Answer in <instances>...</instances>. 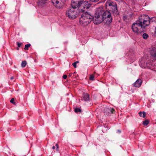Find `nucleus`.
Returning <instances> with one entry per match:
<instances>
[{
	"instance_id": "nucleus-10",
	"label": "nucleus",
	"mask_w": 156,
	"mask_h": 156,
	"mask_svg": "<svg viewBox=\"0 0 156 156\" xmlns=\"http://www.w3.org/2000/svg\"><path fill=\"white\" fill-rule=\"evenodd\" d=\"M141 83V80L140 79H138L133 84V86L135 87H139L140 86Z\"/></svg>"
},
{
	"instance_id": "nucleus-21",
	"label": "nucleus",
	"mask_w": 156,
	"mask_h": 156,
	"mask_svg": "<svg viewBox=\"0 0 156 156\" xmlns=\"http://www.w3.org/2000/svg\"><path fill=\"white\" fill-rule=\"evenodd\" d=\"M94 75L92 74L90 75V80H94Z\"/></svg>"
},
{
	"instance_id": "nucleus-13",
	"label": "nucleus",
	"mask_w": 156,
	"mask_h": 156,
	"mask_svg": "<svg viewBox=\"0 0 156 156\" xmlns=\"http://www.w3.org/2000/svg\"><path fill=\"white\" fill-rule=\"evenodd\" d=\"M114 2H112L110 0H108L106 3V6H109L111 7L113 4V3H115Z\"/></svg>"
},
{
	"instance_id": "nucleus-9",
	"label": "nucleus",
	"mask_w": 156,
	"mask_h": 156,
	"mask_svg": "<svg viewBox=\"0 0 156 156\" xmlns=\"http://www.w3.org/2000/svg\"><path fill=\"white\" fill-rule=\"evenodd\" d=\"M51 2L56 7H58L59 6V3L60 2V1L63 2V0H51Z\"/></svg>"
},
{
	"instance_id": "nucleus-6",
	"label": "nucleus",
	"mask_w": 156,
	"mask_h": 156,
	"mask_svg": "<svg viewBox=\"0 0 156 156\" xmlns=\"http://www.w3.org/2000/svg\"><path fill=\"white\" fill-rule=\"evenodd\" d=\"M91 5V4L90 2L87 1H83L81 3L80 7L78 8V11L80 12H83L85 11V10L89 9Z\"/></svg>"
},
{
	"instance_id": "nucleus-30",
	"label": "nucleus",
	"mask_w": 156,
	"mask_h": 156,
	"mask_svg": "<svg viewBox=\"0 0 156 156\" xmlns=\"http://www.w3.org/2000/svg\"><path fill=\"white\" fill-rule=\"evenodd\" d=\"M84 0H76L77 1H79L80 3H81Z\"/></svg>"
},
{
	"instance_id": "nucleus-12",
	"label": "nucleus",
	"mask_w": 156,
	"mask_h": 156,
	"mask_svg": "<svg viewBox=\"0 0 156 156\" xmlns=\"http://www.w3.org/2000/svg\"><path fill=\"white\" fill-rule=\"evenodd\" d=\"M110 8L112 9V11L116 12L117 10V5L115 2L113 3V4L110 7Z\"/></svg>"
},
{
	"instance_id": "nucleus-31",
	"label": "nucleus",
	"mask_w": 156,
	"mask_h": 156,
	"mask_svg": "<svg viewBox=\"0 0 156 156\" xmlns=\"http://www.w3.org/2000/svg\"><path fill=\"white\" fill-rule=\"evenodd\" d=\"M72 73H70L69 74V76H71V75H72Z\"/></svg>"
},
{
	"instance_id": "nucleus-24",
	"label": "nucleus",
	"mask_w": 156,
	"mask_h": 156,
	"mask_svg": "<svg viewBox=\"0 0 156 156\" xmlns=\"http://www.w3.org/2000/svg\"><path fill=\"white\" fill-rule=\"evenodd\" d=\"M151 55L153 56L156 57V49L155 51V52L154 54H151Z\"/></svg>"
},
{
	"instance_id": "nucleus-1",
	"label": "nucleus",
	"mask_w": 156,
	"mask_h": 156,
	"mask_svg": "<svg viewBox=\"0 0 156 156\" xmlns=\"http://www.w3.org/2000/svg\"><path fill=\"white\" fill-rule=\"evenodd\" d=\"M93 16L90 13L87 12L83 13L80 18V24L85 26L87 25L92 21Z\"/></svg>"
},
{
	"instance_id": "nucleus-14",
	"label": "nucleus",
	"mask_w": 156,
	"mask_h": 156,
	"mask_svg": "<svg viewBox=\"0 0 156 156\" xmlns=\"http://www.w3.org/2000/svg\"><path fill=\"white\" fill-rule=\"evenodd\" d=\"M105 109L106 111H107L108 113L111 112L112 113H113L115 111V110L113 108H106Z\"/></svg>"
},
{
	"instance_id": "nucleus-18",
	"label": "nucleus",
	"mask_w": 156,
	"mask_h": 156,
	"mask_svg": "<svg viewBox=\"0 0 156 156\" xmlns=\"http://www.w3.org/2000/svg\"><path fill=\"white\" fill-rule=\"evenodd\" d=\"M30 45H31L30 44H26L25 46L24 49L25 50H28V49L29 48L30 46Z\"/></svg>"
},
{
	"instance_id": "nucleus-22",
	"label": "nucleus",
	"mask_w": 156,
	"mask_h": 156,
	"mask_svg": "<svg viewBox=\"0 0 156 156\" xmlns=\"http://www.w3.org/2000/svg\"><path fill=\"white\" fill-rule=\"evenodd\" d=\"M74 111H75V112L76 113L77 112H81V109L79 108H76L75 109Z\"/></svg>"
},
{
	"instance_id": "nucleus-34",
	"label": "nucleus",
	"mask_w": 156,
	"mask_h": 156,
	"mask_svg": "<svg viewBox=\"0 0 156 156\" xmlns=\"http://www.w3.org/2000/svg\"><path fill=\"white\" fill-rule=\"evenodd\" d=\"M76 62V64L77 63H78L79 62L76 61V62Z\"/></svg>"
},
{
	"instance_id": "nucleus-16",
	"label": "nucleus",
	"mask_w": 156,
	"mask_h": 156,
	"mask_svg": "<svg viewBox=\"0 0 156 156\" xmlns=\"http://www.w3.org/2000/svg\"><path fill=\"white\" fill-rule=\"evenodd\" d=\"M142 37L143 39L146 40L149 37V36L146 33H144L142 35Z\"/></svg>"
},
{
	"instance_id": "nucleus-33",
	"label": "nucleus",
	"mask_w": 156,
	"mask_h": 156,
	"mask_svg": "<svg viewBox=\"0 0 156 156\" xmlns=\"http://www.w3.org/2000/svg\"><path fill=\"white\" fill-rule=\"evenodd\" d=\"M14 79V77H12L11 78H10V79L11 80H12Z\"/></svg>"
},
{
	"instance_id": "nucleus-29",
	"label": "nucleus",
	"mask_w": 156,
	"mask_h": 156,
	"mask_svg": "<svg viewBox=\"0 0 156 156\" xmlns=\"http://www.w3.org/2000/svg\"><path fill=\"white\" fill-rule=\"evenodd\" d=\"M63 77L64 79H66L67 77V76L66 75H64L63 76Z\"/></svg>"
},
{
	"instance_id": "nucleus-32",
	"label": "nucleus",
	"mask_w": 156,
	"mask_h": 156,
	"mask_svg": "<svg viewBox=\"0 0 156 156\" xmlns=\"http://www.w3.org/2000/svg\"><path fill=\"white\" fill-rule=\"evenodd\" d=\"M52 148L53 149H54L55 148V147L54 146H53Z\"/></svg>"
},
{
	"instance_id": "nucleus-20",
	"label": "nucleus",
	"mask_w": 156,
	"mask_h": 156,
	"mask_svg": "<svg viewBox=\"0 0 156 156\" xmlns=\"http://www.w3.org/2000/svg\"><path fill=\"white\" fill-rule=\"evenodd\" d=\"M149 123V122L147 120H146L143 122V124L144 126H146Z\"/></svg>"
},
{
	"instance_id": "nucleus-8",
	"label": "nucleus",
	"mask_w": 156,
	"mask_h": 156,
	"mask_svg": "<svg viewBox=\"0 0 156 156\" xmlns=\"http://www.w3.org/2000/svg\"><path fill=\"white\" fill-rule=\"evenodd\" d=\"M81 3L76 0H72L71 3V8H73L75 9H77V8L80 7Z\"/></svg>"
},
{
	"instance_id": "nucleus-25",
	"label": "nucleus",
	"mask_w": 156,
	"mask_h": 156,
	"mask_svg": "<svg viewBox=\"0 0 156 156\" xmlns=\"http://www.w3.org/2000/svg\"><path fill=\"white\" fill-rule=\"evenodd\" d=\"M72 65L75 68H76V62H74L73 63Z\"/></svg>"
},
{
	"instance_id": "nucleus-35",
	"label": "nucleus",
	"mask_w": 156,
	"mask_h": 156,
	"mask_svg": "<svg viewBox=\"0 0 156 156\" xmlns=\"http://www.w3.org/2000/svg\"><path fill=\"white\" fill-rule=\"evenodd\" d=\"M118 131L119 132V133H121V131L120 130H118Z\"/></svg>"
},
{
	"instance_id": "nucleus-36",
	"label": "nucleus",
	"mask_w": 156,
	"mask_h": 156,
	"mask_svg": "<svg viewBox=\"0 0 156 156\" xmlns=\"http://www.w3.org/2000/svg\"><path fill=\"white\" fill-rule=\"evenodd\" d=\"M105 113H106V112H105Z\"/></svg>"
},
{
	"instance_id": "nucleus-11",
	"label": "nucleus",
	"mask_w": 156,
	"mask_h": 156,
	"mask_svg": "<svg viewBox=\"0 0 156 156\" xmlns=\"http://www.w3.org/2000/svg\"><path fill=\"white\" fill-rule=\"evenodd\" d=\"M83 97L84 101H87L90 100V96L87 93H84Z\"/></svg>"
},
{
	"instance_id": "nucleus-19",
	"label": "nucleus",
	"mask_w": 156,
	"mask_h": 156,
	"mask_svg": "<svg viewBox=\"0 0 156 156\" xmlns=\"http://www.w3.org/2000/svg\"><path fill=\"white\" fill-rule=\"evenodd\" d=\"M14 101V99L12 98L11 99L10 101L11 103L13 104L14 105H16V102H15Z\"/></svg>"
},
{
	"instance_id": "nucleus-28",
	"label": "nucleus",
	"mask_w": 156,
	"mask_h": 156,
	"mask_svg": "<svg viewBox=\"0 0 156 156\" xmlns=\"http://www.w3.org/2000/svg\"><path fill=\"white\" fill-rule=\"evenodd\" d=\"M56 150H57V151H58V147H59V146H58V144H56Z\"/></svg>"
},
{
	"instance_id": "nucleus-26",
	"label": "nucleus",
	"mask_w": 156,
	"mask_h": 156,
	"mask_svg": "<svg viewBox=\"0 0 156 156\" xmlns=\"http://www.w3.org/2000/svg\"><path fill=\"white\" fill-rule=\"evenodd\" d=\"M17 44L18 47H20L22 44V43H19L18 42H17Z\"/></svg>"
},
{
	"instance_id": "nucleus-2",
	"label": "nucleus",
	"mask_w": 156,
	"mask_h": 156,
	"mask_svg": "<svg viewBox=\"0 0 156 156\" xmlns=\"http://www.w3.org/2000/svg\"><path fill=\"white\" fill-rule=\"evenodd\" d=\"M81 12L78 9L73 8L68 9L66 11V16L70 19H74L77 18L79 13Z\"/></svg>"
},
{
	"instance_id": "nucleus-4",
	"label": "nucleus",
	"mask_w": 156,
	"mask_h": 156,
	"mask_svg": "<svg viewBox=\"0 0 156 156\" xmlns=\"http://www.w3.org/2000/svg\"><path fill=\"white\" fill-rule=\"evenodd\" d=\"M132 29L133 31L137 35L140 36L145 32V30L141 28L140 25L137 20L132 25Z\"/></svg>"
},
{
	"instance_id": "nucleus-17",
	"label": "nucleus",
	"mask_w": 156,
	"mask_h": 156,
	"mask_svg": "<svg viewBox=\"0 0 156 156\" xmlns=\"http://www.w3.org/2000/svg\"><path fill=\"white\" fill-rule=\"evenodd\" d=\"M27 64V62L26 61H23L21 63V66L22 68L25 67Z\"/></svg>"
},
{
	"instance_id": "nucleus-27",
	"label": "nucleus",
	"mask_w": 156,
	"mask_h": 156,
	"mask_svg": "<svg viewBox=\"0 0 156 156\" xmlns=\"http://www.w3.org/2000/svg\"><path fill=\"white\" fill-rule=\"evenodd\" d=\"M47 0H40V2H41V3H44L45 2L47 1Z\"/></svg>"
},
{
	"instance_id": "nucleus-5",
	"label": "nucleus",
	"mask_w": 156,
	"mask_h": 156,
	"mask_svg": "<svg viewBox=\"0 0 156 156\" xmlns=\"http://www.w3.org/2000/svg\"><path fill=\"white\" fill-rule=\"evenodd\" d=\"M147 17L144 15L141 16L139 18V20H137L138 22L140 25L141 28L143 30L146 31V27L148 26L150 22L149 19H147L145 18Z\"/></svg>"
},
{
	"instance_id": "nucleus-7",
	"label": "nucleus",
	"mask_w": 156,
	"mask_h": 156,
	"mask_svg": "<svg viewBox=\"0 0 156 156\" xmlns=\"http://www.w3.org/2000/svg\"><path fill=\"white\" fill-rule=\"evenodd\" d=\"M103 21L105 20V22L107 24L110 23L112 22V18L110 12L108 11H105L102 14Z\"/></svg>"
},
{
	"instance_id": "nucleus-23",
	"label": "nucleus",
	"mask_w": 156,
	"mask_h": 156,
	"mask_svg": "<svg viewBox=\"0 0 156 156\" xmlns=\"http://www.w3.org/2000/svg\"><path fill=\"white\" fill-rule=\"evenodd\" d=\"M91 2H98L99 0H89Z\"/></svg>"
},
{
	"instance_id": "nucleus-15",
	"label": "nucleus",
	"mask_w": 156,
	"mask_h": 156,
	"mask_svg": "<svg viewBox=\"0 0 156 156\" xmlns=\"http://www.w3.org/2000/svg\"><path fill=\"white\" fill-rule=\"evenodd\" d=\"M139 114L140 116L144 118L146 116V113L144 112H139Z\"/></svg>"
},
{
	"instance_id": "nucleus-3",
	"label": "nucleus",
	"mask_w": 156,
	"mask_h": 156,
	"mask_svg": "<svg viewBox=\"0 0 156 156\" xmlns=\"http://www.w3.org/2000/svg\"><path fill=\"white\" fill-rule=\"evenodd\" d=\"M103 12V11H101V9H98L97 10L94 16L93 17L92 20L93 21L94 24H99L103 21V17L102 16V14Z\"/></svg>"
}]
</instances>
